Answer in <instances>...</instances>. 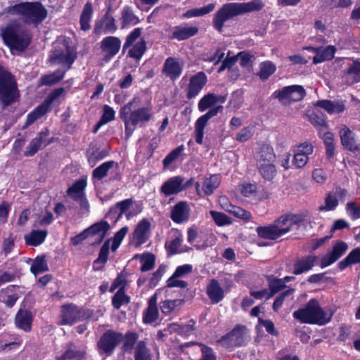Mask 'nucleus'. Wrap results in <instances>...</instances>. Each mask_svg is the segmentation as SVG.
<instances>
[{"label":"nucleus","instance_id":"obj_35","mask_svg":"<svg viewBox=\"0 0 360 360\" xmlns=\"http://www.w3.org/2000/svg\"><path fill=\"white\" fill-rule=\"evenodd\" d=\"M84 355V351L78 349L73 345L70 344L65 352L56 354V360H82Z\"/></svg>","mask_w":360,"mask_h":360},{"label":"nucleus","instance_id":"obj_26","mask_svg":"<svg viewBox=\"0 0 360 360\" xmlns=\"http://www.w3.org/2000/svg\"><path fill=\"white\" fill-rule=\"evenodd\" d=\"M198 32V29L196 27L187 26L186 24L181 25L171 29L170 38L183 41L195 35Z\"/></svg>","mask_w":360,"mask_h":360},{"label":"nucleus","instance_id":"obj_4","mask_svg":"<svg viewBox=\"0 0 360 360\" xmlns=\"http://www.w3.org/2000/svg\"><path fill=\"white\" fill-rule=\"evenodd\" d=\"M292 316L303 323L324 325L330 321L333 312L323 309L317 300L311 299L304 307L295 311Z\"/></svg>","mask_w":360,"mask_h":360},{"label":"nucleus","instance_id":"obj_33","mask_svg":"<svg viewBox=\"0 0 360 360\" xmlns=\"http://www.w3.org/2000/svg\"><path fill=\"white\" fill-rule=\"evenodd\" d=\"M343 79L349 85L360 82V61H353L345 72Z\"/></svg>","mask_w":360,"mask_h":360},{"label":"nucleus","instance_id":"obj_56","mask_svg":"<svg viewBox=\"0 0 360 360\" xmlns=\"http://www.w3.org/2000/svg\"><path fill=\"white\" fill-rule=\"evenodd\" d=\"M275 65L271 61H265L259 65L258 75L260 79L264 80L268 79L276 71Z\"/></svg>","mask_w":360,"mask_h":360},{"label":"nucleus","instance_id":"obj_55","mask_svg":"<svg viewBox=\"0 0 360 360\" xmlns=\"http://www.w3.org/2000/svg\"><path fill=\"white\" fill-rule=\"evenodd\" d=\"M115 112L113 108L108 105L103 106V115L96 124L95 132L100 127L105 124L115 119Z\"/></svg>","mask_w":360,"mask_h":360},{"label":"nucleus","instance_id":"obj_37","mask_svg":"<svg viewBox=\"0 0 360 360\" xmlns=\"http://www.w3.org/2000/svg\"><path fill=\"white\" fill-rule=\"evenodd\" d=\"M48 232L46 230H32L24 236L25 243L31 246H38L44 243Z\"/></svg>","mask_w":360,"mask_h":360},{"label":"nucleus","instance_id":"obj_15","mask_svg":"<svg viewBox=\"0 0 360 360\" xmlns=\"http://www.w3.org/2000/svg\"><path fill=\"white\" fill-rule=\"evenodd\" d=\"M151 223L146 219H141L136 226L132 233L131 243L139 247L146 243L150 237Z\"/></svg>","mask_w":360,"mask_h":360},{"label":"nucleus","instance_id":"obj_42","mask_svg":"<svg viewBox=\"0 0 360 360\" xmlns=\"http://www.w3.org/2000/svg\"><path fill=\"white\" fill-rule=\"evenodd\" d=\"M47 134L46 131L39 133L37 136L30 141L27 146V150L25 152V155L27 157L34 155L41 148L44 139L46 137Z\"/></svg>","mask_w":360,"mask_h":360},{"label":"nucleus","instance_id":"obj_5","mask_svg":"<svg viewBox=\"0 0 360 360\" xmlns=\"http://www.w3.org/2000/svg\"><path fill=\"white\" fill-rule=\"evenodd\" d=\"M8 14L20 15L26 23L39 25L47 16V11L39 2H23L6 8Z\"/></svg>","mask_w":360,"mask_h":360},{"label":"nucleus","instance_id":"obj_57","mask_svg":"<svg viewBox=\"0 0 360 360\" xmlns=\"http://www.w3.org/2000/svg\"><path fill=\"white\" fill-rule=\"evenodd\" d=\"M138 335L136 333L133 332H128L125 334V335H123V340L124 341L122 349L124 352H129L132 350L134 344L138 340Z\"/></svg>","mask_w":360,"mask_h":360},{"label":"nucleus","instance_id":"obj_8","mask_svg":"<svg viewBox=\"0 0 360 360\" xmlns=\"http://www.w3.org/2000/svg\"><path fill=\"white\" fill-rule=\"evenodd\" d=\"M76 52L66 41L55 44L54 51L51 56V60L57 63L65 65V70L70 68L76 58Z\"/></svg>","mask_w":360,"mask_h":360},{"label":"nucleus","instance_id":"obj_30","mask_svg":"<svg viewBox=\"0 0 360 360\" xmlns=\"http://www.w3.org/2000/svg\"><path fill=\"white\" fill-rule=\"evenodd\" d=\"M318 262V257L315 255H308L298 259L295 265L293 274L300 275L301 274L307 272L312 269Z\"/></svg>","mask_w":360,"mask_h":360},{"label":"nucleus","instance_id":"obj_18","mask_svg":"<svg viewBox=\"0 0 360 360\" xmlns=\"http://www.w3.org/2000/svg\"><path fill=\"white\" fill-rule=\"evenodd\" d=\"M85 317L84 311L74 304L63 305L61 309L62 325H72Z\"/></svg>","mask_w":360,"mask_h":360},{"label":"nucleus","instance_id":"obj_50","mask_svg":"<svg viewBox=\"0 0 360 360\" xmlns=\"http://www.w3.org/2000/svg\"><path fill=\"white\" fill-rule=\"evenodd\" d=\"M264 2L262 0H252L247 3H238V6L240 14L259 11L264 7Z\"/></svg>","mask_w":360,"mask_h":360},{"label":"nucleus","instance_id":"obj_36","mask_svg":"<svg viewBox=\"0 0 360 360\" xmlns=\"http://www.w3.org/2000/svg\"><path fill=\"white\" fill-rule=\"evenodd\" d=\"M256 231L258 236L262 238L275 240L281 237L278 229L274 222L268 226H258Z\"/></svg>","mask_w":360,"mask_h":360},{"label":"nucleus","instance_id":"obj_19","mask_svg":"<svg viewBox=\"0 0 360 360\" xmlns=\"http://www.w3.org/2000/svg\"><path fill=\"white\" fill-rule=\"evenodd\" d=\"M207 76L203 72H199L189 79L186 88V98L193 99L195 98L207 83Z\"/></svg>","mask_w":360,"mask_h":360},{"label":"nucleus","instance_id":"obj_11","mask_svg":"<svg viewBox=\"0 0 360 360\" xmlns=\"http://www.w3.org/2000/svg\"><path fill=\"white\" fill-rule=\"evenodd\" d=\"M240 14L238 3L226 4L215 13L213 18V25L216 30L221 32L224 22Z\"/></svg>","mask_w":360,"mask_h":360},{"label":"nucleus","instance_id":"obj_47","mask_svg":"<svg viewBox=\"0 0 360 360\" xmlns=\"http://www.w3.org/2000/svg\"><path fill=\"white\" fill-rule=\"evenodd\" d=\"M93 13L92 4L87 2L84 7L80 17V25L82 30L86 31L91 27L90 21Z\"/></svg>","mask_w":360,"mask_h":360},{"label":"nucleus","instance_id":"obj_64","mask_svg":"<svg viewBox=\"0 0 360 360\" xmlns=\"http://www.w3.org/2000/svg\"><path fill=\"white\" fill-rule=\"evenodd\" d=\"M142 33V29L137 27L134 29L127 37L126 41L123 46V49L126 50L134 44V43L140 37Z\"/></svg>","mask_w":360,"mask_h":360},{"label":"nucleus","instance_id":"obj_51","mask_svg":"<svg viewBox=\"0 0 360 360\" xmlns=\"http://www.w3.org/2000/svg\"><path fill=\"white\" fill-rule=\"evenodd\" d=\"M30 270L31 272L35 276L47 271L49 270V266L45 256L43 255L37 257L32 264Z\"/></svg>","mask_w":360,"mask_h":360},{"label":"nucleus","instance_id":"obj_21","mask_svg":"<svg viewBox=\"0 0 360 360\" xmlns=\"http://www.w3.org/2000/svg\"><path fill=\"white\" fill-rule=\"evenodd\" d=\"M244 327H236L226 335L222 337L219 342L226 347H239L245 342Z\"/></svg>","mask_w":360,"mask_h":360},{"label":"nucleus","instance_id":"obj_12","mask_svg":"<svg viewBox=\"0 0 360 360\" xmlns=\"http://www.w3.org/2000/svg\"><path fill=\"white\" fill-rule=\"evenodd\" d=\"M184 347L187 349L191 360H216L212 349L201 343L187 342Z\"/></svg>","mask_w":360,"mask_h":360},{"label":"nucleus","instance_id":"obj_34","mask_svg":"<svg viewBox=\"0 0 360 360\" xmlns=\"http://www.w3.org/2000/svg\"><path fill=\"white\" fill-rule=\"evenodd\" d=\"M32 316L30 311L27 310L20 309L15 319L16 326L26 332L31 330Z\"/></svg>","mask_w":360,"mask_h":360},{"label":"nucleus","instance_id":"obj_48","mask_svg":"<svg viewBox=\"0 0 360 360\" xmlns=\"http://www.w3.org/2000/svg\"><path fill=\"white\" fill-rule=\"evenodd\" d=\"M214 4H210L201 8L188 10L186 13L183 14L182 17L184 18H191L194 17L202 16L211 13L214 9Z\"/></svg>","mask_w":360,"mask_h":360},{"label":"nucleus","instance_id":"obj_3","mask_svg":"<svg viewBox=\"0 0 360 360\" xmlns=\"http://www.w3.org/2000/svg\"><path fill=\"white\" fill-rule=\"evenodd\" d=\"M0 35L12 53L23 52L30 46L32 34L17 21H12L1 29Z\"/></svg>","mask_w":360,"mask_h":360},{"label":"nucleus","instance_id":"obj_31","mask_svg":"<svg viewBox=\"0 0 360 360\" xmlns=\"http://www.w3.org/2000/svg\"><path fill=\"white\" fill-rule=\"evenodd\" d=\"M157 295H153L148 301V306L143 314V320L145 323H153L158 319L159 311L157 306Z\"/></svg>","mask_w":360,"mask_h":360},{"label":"nucleus","instance_id":"obj_1","mask_svg":"<svg viewBox=\"0 0 360 360\" xmlns=\"http://www.w3.org/2000/svg\"><path fill=\"white\" fill-rule=\"evenodd\" d=\"M120 117L123 120L127 138L131 136L137 126L143 127L153 117V105L150 102H142L140 97H134L120 110Z\"/></svg>","mask_w":360,"mask_h":360},{"label":"nucleus","instance_id":"obj_58","mask_svg":"<svg viewBox=\"0 0 360 360\" xmlns=\"http://www.w3.org/2000/svg\"><path fill=\"white\" fill-rule=\"evenodd\" d=\"M210 214L215 224L219 226H224L231 224V219L224 213L214 210L210 211Z\"/></svg>","mask_w":360,"mask_h":360},{"label":"nucleus","instance_id":"obj_10","mask_svg":"<svg viewBox=\"0 0 360 360\" xmlns=\"http://www.w3.org/2000/svg\"><path fill=\"white\" fill-rule=\"evenodd\" d=\"M305 95L306 92L302 86L291 85L275 91L272 96L278 99L282 104L287 105L302 100Z\"/></svg>","mask_w":360,"mask_h":360},{"label":"nucleus","instance_id":"obj_38","mask_svg":"<svg viewBox=\"0 0 360 360\" xmlns=\"http://www.w3.org/2000/svg\"><path fill=\"white\" fill-rule=\"evenodd\" d=\"M340 136L342 144L344 147L351 151L358 150L354 139L353 137L352 131L347 127H342L340 130Z\"/></svg>","mask_w":360,"mask_h":360},{"label":"nucleus","instance_id":"obj_43","mask_svg":"<svg viewBox=\"0 0 360 360\" xmlns=\"http://www.w3.org/2000/svg\"><path fill=\"white\" fill-rule=\"evenodd\" d=\"M134 360H152L150 349L143 340L139 341L134 348Z\"/></svg>","mask_w":360,"mask_h":360},{"label":"nucleus","instance_id":"obj_13","mask_svg":"<svg viewBox=\"0 0 360 360\" xmlns=\"http://www.w3.org/2000/svg\"><path fill=\"white\" fill-rule=\"evenodd\" d=\"M86 185V180L84 179H79L68 188L67 193L69 197L79 204L82 210L86 212H89V204L85 195Z\"/></svg>","mask_w":360,"mask_h":360},{"label":"nucleus","instance_id":"obj_28","mask_svg":"<svg viewBox=\"0 0 360 360\" xmlns=\"http://www.w3.org/2000/svg\"><path fill=\"white\" fill-rule=\"evenodd\" d=\"M110 229V225L108 222L101 221L97 222L90 227L87 228L89 236L94 238L92 241L93 243H100L104 239L108 231Z\"/></svg>","mask_w":360,"mask_h":360},{"label":"nucleus","instance_id":"obj_41","mask_svg":"<svg viewBox=\"0 0 360 360\" xmlns=\"http://www.w3.org/2000/svg\"><path fill=\"white\" fill-rule=\"evenodd\" d=\"M336 49L333 46H328L326 48H319L317 53L314 56V64L321 63L325 60H330L333 58Z\"/></svg>","mask_w":360,"mask_h":360},{"label":"nucleus","instance_id":"obj_22","mask_svg":"<svg viewBox=\"0 0 360 360\" xmlns=\"http://www.w3.org/2000/svg\"><path fill=\"white\" fill-rule=\"evenodd\" d=\"M191 207L188 202L181 201L176 203L171 210L170 218L176 224H183L188 221Z\"/></svg>","mask_w":360,"mask_h":360},{"label":"nucleus","instance_id":"obj_24","mask_svg":"<svg viewBox=\"0 0 360 360\" xmlns=\"http://www.w3.org/2000/svg\"><path fill=\"white\" fill-rule=\"evenodd\" d=\"M185 188L184 179L181 176H176L164 182L160 191L165 196H169L177 194Z\"/></svg>","mask_w":360,"mask_h":360},{"label":"nucleus","instance_id":"obj_44","mask_svg":"<svg viewBox=\"0 0 360 360\" xmlns=\"http://www.w3.org/2000/svg\"><path fill=\"white\" fill-rule=\"evenodd\" d=\"M139 22L138 17L134 13L131 8L125 6L122 11V27L125 28L136 25Z\"/></svg>","mask_w":360,"mask_h":360},{"label":"nucleus","instance_id":"obj_39","mask_svg":"<svg viewBox=\"0 0 360 360\" xmlns=\"http://www.w3.org/2000/svg\"><path fill=\"white\" fill-rule=\"evenodd\" d=\"M275 159L276 155L271 146L264 144L261 146L257 155V165L274 162Z\"/></svg>","mask_w":360,"mask_h":360},{"label":"nucleus","instance_id":"obj_16","mask_svg":"<svg viewBox=\"0 0 360 360\" xmlns=\"http://www.w3.org/2000/svg\"><path fill=\"white\" fill-rule=\"evenodd\" d=\"M184 236L179 229H172L170 236L165 243L167 252L171 255L179 254L188 252L191 248L182 245Z\"/></svg>","mask_w":360,"mask_h":360},{"label":"nucleus","instance_id":"obj_62","mask_svg":"<svg viewBox=\"0 0 360 360\" xmlns=\"http://www.w3.org/2000/svg\"><path fill=\"white\" fill-rule=\"evenodd\" d=\"M338 205V200L337 199V196L333 194V193H330L326 198L325 205L321 206L320 210H326V211H331L335 209V207Z\"/></svg>","mask_w":360,"mask_h":360},{"label":"nucleus","instance_id":"obj_46","mask_svg":"<svg viewBox=\"0 0 360 360\" xmlns=\"http://www.w3.org/2000/svg\"><path fill=\"white\" fill-rule=\"evenodd\" d=\"M220 181V176L217 174L206 178L202 186L203 193L207 195L212 194L214 191L219 186Z\"/></svg>","mask_w":360,"mask_h":360},{"label":"nucleus","instance_id":"obj_20","mask_svg":"<svg viewBox=\"0 0 360 360\" xmlns=\"http://www.w3.org/2000/svg\"><path fill=\"white\" fill-rule=\"evenodd\" d=\"M184 63L179 58L169 57L163 65L162 73L171 80H176L182 73Z\"/></svg>","mask_w":360,"mask_h":360},{"label":"nucleus","instance_id":"obj_52","mask_svg":"<svg viewBox=\"0 0 360 360\" xmlns=\"http://www.w3.org/2000/svg\"><path fill=\"white\" fill-rule=\"evenodd\" d=\"M66 70H58L54 72L44 75L41 78V84L43 85H52L60 81L65 76Z\"/></svg>","mask_w":360,"mask_h":360},{"label":"nucleus","instance_id":"obj_27","mask_svg":"<svg viewBox=\"0 0 360 360\" xmlns=\"http://www.w3.org/2000/svg\"><path fill=\"white\" fill-rule=\"evenodd\" d=\"M206 294L212 304L220 302L225 297L224 289L216 279L210 281L206 287Z\"/></svg>","mask_w":360,"mask_h":360},{"label":"nucleus","instance_id":"obj_6","mask_svg":"<svg viewBox=\"0 0 360 360\" xmlns=\"http://www.w3.org/2000/svg\"><path fill=\"white\" fill-rule=\"evenodd\" d=\"M19 97L13 76L0 65V101L4 106L15 102Z\"/></svg>","mask_w":360,"mask_h":360},{"label":"nucleus","instance_id":"obj_23","mask_svg":"<svg viewBox=\"0 0 360 360\" xmlns=\"http://www.w3.org/2000/svg\"><path fill=\"white\" fill-rule=\"evenodd\" d=\"M314 147L311 143L304 142L299 145L294 154L293 164L297 168H302L309 160V155L312 154Z\"/></svg>","mask_w":360,"mask_h":360},{"label":"nucleus","instance_id":"obj_17","mask_svg":"<svg viewBox=\"0 0 360 360\" xmlns=\"http://www.w3.org/2000/svg\"><path fill=\"white\" fill-rule=\"evenodd\" d=\"M347 249L348 245L346 243L343 241L335 243L331 251L321 258L319 266L323 269L333 264L345 254Z\"/></svg>","mask_w":360,"mask_h":360},{"label":"nucleus","instance_id":"obj_60","mask_svg":"<svg viewBox=\"0 0 360 360\" xmlns=\"http://www.w3.org/2000/svg\"><path fill=\"white\" fill-rule=\"evenodd\" d=\"M185 150L184 146L181 145L172 150L163 160V165L166 169L174 161H175L180 155Z\"/></svg>","mask_w":360,"mask_h":360},{"label":"nucleus","instance_id":"obj_32","mask_svg":"<svg viewBox=\"0 0 360 360\" xmlns=\"http://www.w3.org/2000/svg\"><path fill=\"white\" fill-rule=\"evenodd\" d=\"M224 201H226V199L225 198H221L220 199V202H221V207L227 212H229L234 217L242 220L248 221L251 219L252 214H250V212L246 211L245 210L240 207H237L231 204H229L227 202H224Z\"/></svg>","mask_w":360,"mask_h":360},{"label":"nucleus","instance_id":"obj_45","mask_svg":"<svg viewBox=\"0 0 360 360\" xmlns=\"http://www.w3.org/2000/svg\"><path fill=\"white\" fill-rule=\"evenodd\" d=\"M112 0H108L106 1L107 6V13L104 17V31L105 33H113L116 31L117 27L115 25V22L114 18L110 15V13L114 10V8L111 4Z\"/></svg>","mask_w":360,"mask_h":360},{"label":"nucleus","instance_id":"obj_2","mask_svg":"<svg viewBox=\"0 0 360 360\" xmlns=\"http://www.w3.org/2000/svg\"><path fill=\"white\" fill-rule=\"evenodd\" d=\"M226 100V96L216 95L209 93L204 95L199 101L198 108L200 112H205L210 108L205 114L200 116L195 122V140L198 144H202L204 137V129L208 121L217 115L223 109L222 105H216L217 103H224Z\"/></svg>","mask_w":360,"mask_h":360},{"label":"nucleus","instance_id":"obj_63","mask_svg":"<svg viewBox=\"0 0 360 360\" xmlns=\"http://www.w3.org/2000/svg\"><path fill=\"white\" fill-rule=\"evenodd\" d=\"M346 212L347 215L352 219H360V205L354 202H348L346 205Z\"/></svg>","mask_w":360,"mask_h":360},{"label":"nucleus","instance_id":"obj_7","mask_svg":"<svg viewBox=\"0 0 360 360\" xmlns=\"http://www.w3.org/2000/svg\"><path fill=\"white\" fill-rule=\"evenodd\" d=\"M122 340V333L113 330H106L97 343L98 353L105 356L112 355L116 347Z\"/></svg>","mask_w":360,"mask_h":360},{"label":"nucleus","instance_id":"obj_61","mask_svg":"<svg viewBox=\"0 0 360 360\" xmlns=\"http://www.w3.org/2000/svg\"><path fill=\"white\" fill-rule=\"evenodd\" d=\"M141 271H148L153 269L155 266V257L153 254H144L141 257Z\"/></svg>","mask_w":360,"mask_h":360},{"label":"nucleus","instance_id":"obj_9","mask_svg":"<svg viewBox=\"0 0 360 360\" xmlns=\"http://www.w3.org/2000/svg\"><path fill=\"white\" fill-rule=\"evenodd\" d=\"M309 217V212L304 211L302 213L296 214H285L281 215L274 221L278 229L281 236L289 233L295 229H297L300 223L304 221Z\"/></svg>","mask_w":360,"mask_h":360},{"label":"nucleus","instance_id":"obj_29","mask_svg":"<svg viewBox=\"0 0 360 360\" xmlns=\"http://www.w3.org/2000/svg\"><path fill=\"white\" fill-rule=\"evenodd\" d=\"M315 105L323 108L330 115L340 114L345 110V103L342 100H321Z\"/></svg>","mask_w":360,"mask_h":360},{"label":"nucleus","instance_id":"obj_54","mask_svg":"<svg viewBox=\"0 0 360 360\" xmlns=\"http://www.w3.org/2000/svg\"><path fill=\"white\" fill-rule=\"evenodd\" d=\"M130 302V297L125 294L124 290L118 289L114 295L112 304L115 309H119L122 306L127 304Z\"/></svg>","mask_w":360,"mask_h":360},{"label":"nucleus","instance_id":"obj_49","mask_svg":"<svg viewBox=\"0 0 360 360\" xmlns=\"http://www.w3.org/2000/svg\"><path fill=\"white\" fill-rule=\"evenodd\" d=\"M146 50V42L143 39L135 43L129 49L128 55L129 57L139 60Z\"/></svg>","mask_w":360,"mask_h":360},{"label":"nucleus","instance_id":"obj_25","mask_svg":"<svg viewBox=\"0 0 360 360\" xmlns=\"http://www.w3.org/2000/svg\"><path fill=\"white\" fill-rule=\"evenodd\" d=\"M121 46V40L112 36L106 37L101 42V49L105 53V58L108 60L119 52Z\"/></svg>","mask_w":360,"mask_h":360},{"label":"nucleus","instance_id":"obj_59","mask_svg":"<svg viewBox=\"0 0 360 360\" xmlns=\"http://www.w3.org/2000/svg\"><path fill=\"white\" fill-rule=\"evenodd\" d=\"M285 287V281L279 278L269 279V294L267 299L271 298L274 295L281 290Z\"/></svg>","mask_w":360,"mask_h":360},{"label":"nucleus","instance_id":"obj_14","mask_svg":"<svg viewBox=\"0 0 360 360\" xmlns=\"http://www.w3.org/2000/svg\"><path fill=\"white\" fill-rule=\"evenodd\" d=\"M63 92V89L60 88L54 90L43 103L39 105L33 111L28 114L26 124L30 125L34 122L44 116L49 110L52 102L59 97Z\"/></svg>","mask_w":360,"mask_h":360},{"label":"nucleus","instance_id":"obj_53","mask_svg":"<svg viewBox=\"0 0 360 360\" xmlns=\"http://www.w3.org/2000/svg\"><path fill=\"white\" fill-rule=\"evenodd\" d=\"M259 171L262 177L266 180H271L276 173L274 162L257 165Z\"/></svg>","mask_w":360,"mask_h":360},{"label":"nucleus","instance_id":"obj_40","mask_svg":"<svg viewBox=\"0 0 360 360\" xmlns=\"http://www.w3.org/2000/svg\"><path fill=\"white\" fill-rule=\"evenodd\" d=\"M117 170L118 165L114 161H107L94 169L92 178L94 180H101L107 176L110 169Z\"/></svg>","mask_w":360,"mask_h":360}]
</instances>
